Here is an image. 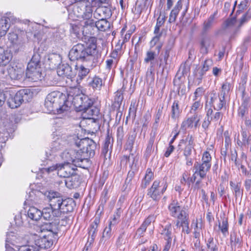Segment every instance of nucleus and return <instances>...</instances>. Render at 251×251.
Wrapping results in <instances>:
<instances>
[{"mask_svg": "<svg viewBox=\"0 0 251 251\" xmlns=\"http://www.w3.org/2000/svg\"><path fill=\"white\" fill-rule=\"evenodd\" d=\"M195 102L193 103L191 106L190 113L192 114L199 113L198 110L200 108H201L202 104L201 103V101L199 100H193Z\"/></svg>", "mask_w": 251, "mask_h": 251, "instance_id": "nucleus-55", "label": "nucleus"}, {"mask_svg": "<svg viewBox=\"0 0 251 251\" xmlns=\"http://www.w3.org/2000/svg\"><path fill=\"white\" fill-rule=\"evenodd\" d=\"M58 176L61 177L67 178L73 175L75 171L74 168L71 164L60 163L58 167Z\"/></svg>", "mask_w": 251, "mask_h": 251, "instance_id": "nucleus-20", "label": "nucleus"}, {"mask_svg": "<svg viewBox=\"0 0 251 251\" xmlns=\"http://www.w3.org/2000/svg\"><path fill=\"white\" fill-rule=\"evenodd\" d=\"M40 59V55L35 52L27 64L25 75L26 78L30 81L37 82L44 78Z\"/></svg>", "mask_w": 251, "mask_h": 251, "instance_id": "nucleus-4", "label": "nucleus"}, {"mask_svg": "<svg viewBox=\"0 0 251 251\" xmlns=\"http://www.w3.org/2000/svg\"><path fill=\"white\" fill-rule=\"evenodd\" d=\"M136 136L137 133L135 130L130 131L127 135V140L125 147L126 150H129L130 152L132 151Z\"/></svg>", "mask_w": 251, "mask_h": 251, "instance_id": "nucleus-32", "label": "nucleus"}, {"mask_svg": "<svg viewBox=\"0 0 251 251\" xmlns=\"http://www.w3.org/2000/svg\"><path fill=\"white\" fill-rule=\"evenodd\" d=\"M248 79V75L246 72H243L241 76V80L240 82V86L239 90H241L242 96H243L244 94H248L246 92V84Z\"/></svg>", "mask_w": 251, "mask_h": 251, "instance_id": "nucleus-44", "label": "nucleus"}, {"mask_svg": "<svg viewBox=\"0 0 251 251\" xmlns=\"http://www.w3.org/2000/svg\"><path fill=\"white\" fill-rule=\"evenodd\" d=\"M241 139L243 143H246L248 145L249 144L251 134L248 131L245 129H242L241 131Z\"/></svg>", "mask_w": 251, "mask_h": 251, "instance_id": "nucleus-57", "label": "nucleus"}, {"mask_svg": "<svg viewBox=\"0 0 251 251\" xmlns=\"http://www.w3.org/2000/svg\"><path fill=\"white\" fill-rule=\"evenodd\" d=\"M84 20L83 22V32H84L85 31L86 34H89L90 35L94 34V33H92L91 30L87 32V30H89L90 29H93L94 27H95V22L94 20L92 19V18H89L88 19H83Z\"/></svg>", "mask_w": 251, "mask_h": 251, "instance_id": "nucleus-38", "label": "nucleus"}, {"mask_svg": "<svg viewBox=\"0 0 251 251\" xmlns=\"http://www.w3.org/2000/svg\"><path fill=\"white\" fill-rule=\"evenodd\" d=\"M64 101V98L61 97V94L59 92L53 91L47 95L45 101V106L48 112H54L58 104Z\"/></svg>", "mask_w": 251, "mask_h": 251, "instance_id": "nucleus-9", "label": "nucleus"}, {"mask_svg": "<svg viewBox=\"0 0 251 251\" xmlns=\"http://www.w3.org/2000/svg\"><path fill=\"white\" fill-rule=\"evenodd\" d=\"M211 43V38L208 36H203L201 38L200 41L201 52L203 54H207L208 52V48L210 47Z\"/></svg>", "mask_w": 251, "mask_h": 251, "instance_id": "nucleus-33", "label": "nucleus"}, {"mask_svg": "<svg viewBox=\"0 0 251 251\" xmlns=\"http://www.w3.org/2000/svg\"><path fill=\"white\" fill-rule=\"evenodd\" d=\"M76 146L79 148V154L86 155V157H92L95 154L97 149V144L93 140L88 138H85L75 142Z\"/></svg>", "mask_w": 251, "mask_h": 251, "instance_id": "nucleus-7", "label": "nucleus"}, {"mask_svg": "<svg viewBox=\"0 0 251 251\" xmlns=\"http://www.w3.org/2000/svg\"><path fill=\"white\" fill-rule=\"evenodd\" d=\"M207 102L211 106V107L217 111L221 110L226 106V98L213 90L211 92L208 97Z\"/></svg>", "mask_w": 251, "mask_h": 251, "instance_id": "nucleus-10", "label": "nucleus"}, {"mask_svg": "<svg viewBox=\"0 0 251 251\" xmlns=\"http://www.w3.org/2000/svg\"><path fill=\"white\" fill-rule=\"evenodd\" d=\"M111 236V226H110V224H109L108 226L106 227L104 229L100 241H102L103 240H104V241L108 240L110 238Z\"/></svg>", "mask_w": 251, "mask_h": 251, "instance_id": "nucleus-56", "label": "nucleus"}, {"mask_svg": "<svg viewBox=\"0 0 251 251\" xmlns=\"http://www.w3.org/2000/svg\"><path fill=\"white\" fill-rule=\"evenodd\" d=\"M113 139L112 137L111 133H110L109 129L107 130V134L105 137L104 144L101 151V154L104 156H106L108 151H110L112 147Z\"/></svg>", "mask_w": 251, "mask_h": 251, "instance_id": "nucleus-25", "label": "nucleus"}, {"mask_svg": "<svg viewBox=\"0 0 251 251\" xmlns=\"http://www.w3.org/2000/svg\"><path fill=\"white\" fill-rule=\"evenodd\" d=\"M155 134H154L153 135H151V137L149 139L144 154V156L146 157V158H149L154 151L153 144L155 140Z\"/></svg>", "mask_w": 251, "mask_h": 251, "instance_id": "nucleus-42", "label": "nucleus"}, {"mask_svg": "<svg viewBox=\"0 0 251 251\" xmlns=\"http://www.w3.org/2000/svg\"><path fill=\"white\" fill-rule=\"evenodd\" d=\"M61 157L64 161L63 163L69 164L73 163L74 164L77 158L79 157V152L78 150L70 149L63 151L61 155Z\"/></svg>", "mask_w": 251, "mask_h": 251, "instance_id": "nucleus-17", "label": "nucleus"}, {"mask_svg": "<svg viewBox=\"0 0 251 251\" xmlns=\"http://www.w3.org/2000/svg\"><path fill=\"white\" fill-rule=\"evenodd\" d=\"M217 15V12L211 15L203 23L202 34L206 33L212 27L215 22V16Z\"/></svg>", "mask_w": 251, "mask_h": 251, "instance_id": "nucleus-30", "label": "nucleus"}, {"mask_svg": "<svg viewBox=\"0 0 251 251\" xmlns=\"http://www.w3.org/2000/svg\"><path fill=\"white\" fill-rule=\"evenodd\" d=\"M251 103V97L249 94H244L242 96L241 103L238 109L237 115L241 119H243L247 117Z\"/></svg>", "mask_w": 251, "mask_h": 251, "instance_id": "nucleus-14", "label": "nucleus"}, {"mask_svg": "<svg viewBox=\"0 0 251 251\" xmlns=\"http://www.w3.org/2000/svg\"><path fill=\"white\" fill-rule=\"evenodd\" d=\"M166 20L165 15H161V14L157 19L156 24L155 25L154 33H162V31H160V27L162 26Z\"/></svg>", "mask_w": 251, "mask_h": 251, "instance_id": "nucleus-46", "label": "nucleus"}, {"mask_svg": "<svg viewBox=\"0 0 251 251\" xmlns=\"http://www.w3.org/2000/svg\"><path fill=\"white\" fill-rule=\"evenodd\" d=\"M212 64V60L211 59H207L204 61L201 70L203 72L206 73L209 69L210 67L211 66Z\"/></svg>", "mask_w": 251, "mask_h": 251, "instance_id": "nucleus-59", "label": "nucleus"}, {"mask_svg": "<svg viewBox=\"0 0 251 251\" xmlns=\"http://www.w3.org/2000/svg\"><path fill=\"white\" fill-rule=\"evenodd\" d=\"M8 75L12 80H19L22 78L24 73V66L19 63H10L7 68Z\"/></svg>", "mask_w": 251, "mask_h": 251, "instance_id": "nucleus-11", "label": "nucleus"}, {"mask_svg": "<svg viewBox=\"0 0 251 251\" xmlns=\"http://www.w3.org/2000/svg\"><path fill=\"white\" fill-rule=\"evenodd\" d=\"M75 67L77 75L76 81H80L88 75L90 72V69L85 68L83 65L79 66H75Z\"/></svg>", "mask_w": 251, "mask_h": 251, "instance_id": "nucleus-37", "label": "nucleus"}, {"mask_svg": "<svg viewBox=\"0 0 251 251\" xmlns=\"http://www.w3.org/2000/svg\"><path fill=\"white\" fill-rule=\"evenodd\" d=\"M236 23V17H232L231 18H228L225 22L224 23L223 25V28L224 29H226L227 28L232 27L234 25L235 23Z\"/></svg>", "mask_w": 251, "mask_h": 251, "instance_id": "nucleus-51", "label": "nucleus"}, {"mask_svg": "<svg viewBox=\"0 0 251 251\" xmlns=\"http://www.w3.org/2000/svg\"><path fill=\"white\" fill-rule=\"evenodd\" d=\"M231 87V83L228 82L227 80H226L223 82L222 87L220 89V92L218 94L226 98L228 95L230 90Z\"/></svg>", "mask_w": 251, "mask_h": 251, "instance_id": "nucleus-43", "label": "nucleus"}, {"mask_svg": "<svg viewBox=\"0 0 251 251\" xmlns=\"http://www.w3.org/2000/svg\"><path fill=\"white\" fill-rule=\"evenodd\" d=\"M182 6V0H178L170 13L169 19V23H174L176 21V17L181 9Z\"/></svg>", "mask_w": 251, "mask_h": 251, "instance_id": "nucleus-34", "label": "nucleus"}, {"mask_svg": "<svg viewBox=\"0 0 251 251\" xmlns=\"http://www.w3.org/2000/svg\"><path fill=\"white\" fill-rule=\"evenodd\" d=\"M121 209H117L116 212L113 215L112 220L109 222L110 226H114L118 223L119 220L121 216Z\"/></svg>", "mask_w": 251, "mask_h": 251, "instance_id": "nucleus-58", "label": "nucleus"}, {"mask_svg": "<svg viewBox=\"0 0 251 251\" xmlns=\"http://www.w3.org/2000/svg\"><path fill=\"white\" fill-rule=\"evenodd\" d=\"M124 99L123 94L121 91L116 93L113 105L115 107L120 108Z\"/></svg>", "mask_w": 251, "mask_h": 251, "instance_id": "nucleus-48", "label": "nucleus"}, {"mask_svg": "<svg viewBox=\"0 0 251 251\" xmlns=\"http://www.w3.org/2000/svg\"><path fill=\"white\" fill-rule=\"evenodd\" d=\"M98 54L96 41H92L87 46L82 44L74 45L69 51V57L71 61H87L92 60Z\"/></svg>", "mask_w": 251, "mask_h": 251, "instance_id": "nucleus-3", "label": "nucleus"}, {"mask_svg": "<svg viewBox=\"0 0 251 251\" xmlns=\"http://www.w3.org/2000/svg\"><path fill=\"white\" fill-rule=\"evenodd\" d=\"M89 162V161L87 158V157H86V155H82L79 154V157L77 158L74 165L75 167L86 169L88 167Z\"/></svg>", "mask_w": 251, "mask_h": 251, "instance_id": "nucleus-39", "label": "nucleus"}, {"mask_svg": "<svg viewBox=\"0 0 251 251\" xmlns=\"http://www.w3.org/2000/svg\"><path fill=\"white\" fill-rule=\"evenodd\" d=\"M12 58V54L10 51L0 47V66L8 65Z\"/></svg>", "mask_w": 251, "mask_h": 251, "instance_id": "nucleus-28", "label": "nucleus"}, {"mask_svg": "<svg viewBox=\"0 0 251 251\" xmlns=\"http://www.w3.org/2000/svg\"><path fill=\"white\" fill-rule=\"evenodd\" d=\"M182 145L184 146L182 149L183 155L185 157L190 156L195 146L194 139L193 136L188 135L185 139L180 140L178 146L180 147Z\"/></svg>", "mask_w": 251, "mask_h": 251, "instance_id": "nucleus-15", "label": "nucleus"}, {"mask_svg": "<svg viewBox=\"0 0 251 251\" xmlns=\"http://www.w3.org/2000/svg\"><path fill=\"white\" fill-rule=\"evenodd\" d=\"M201 115L199 113H194L191 117L183 121L181 124V128L196 129L200 126Z\"/></svg>", "mask_w": 251, "mask_h": 251, "instance_id": "nucleus-16", "label": "nucleus"}, {"mask_svg": "<svg viewBox=\"0 0 251 251\" xmlns=\"http://www.w3.org/2000/svg\"><path fill=\"white\" fill-rule=\"evenodd\" d=\"M205 74V72H203L201 69L200 71H197L195 74V77L196 81L197 82L198 85H199L201 82V80L203 75Z\"/></svg>", "mask_w": 251, "mask_h": 251, "instance_id": "nucleus-63", "label": "nucleus"}, {"mask_svg": "<svg viewBox=\"0 0 251 251\" xmlns=\"http://www.w3.org/2000/svg\"><path fill=\"white\" fill-rule=\"evenodd\" d=\"M211 156L209 152L205 151L203 152L201 158V163L206 165L208 166H211Z\"/></svg>", "mask_w": 251, "mask_h": 251, "instance_id": "nucleus-50", "label": "nucleus"}, {"mask_svg": "<svg viewBox=\"0 0 251 251\" xmlns=\"http://www.w3.org/2000/svg\"><path fill=\"white\" fill-rule=\"evenodd\" d=\"M95 27L100 31H105L110 29V24L105 18H101L95 22Z\"/></svg>", "mask_w": 251, "mask_h": 251, "instance_id": "nucleus-36", "label": "nucleus"}, {"mask_svg": "<svg viewBox=\"0 0 251 251\" xmlns=\"http://www.w3.org/2000/svg\"><path fill=\"white\" fill-rule=\"evenodd\" d=\"M205 92L204 89L202 87H200L196 89L194 93L193 100H201V97Z\"/></svg>", "mask_w": 251, "mask_h": 251, "instance_id": "nucleus-53", "label": "nucleus"}, {"mask_svg": "<svg viewBox=\"0 0 251 251\" xmlns=\"http://www.w3.org/2000/svg\"><path fill=\"white\" fill-rule=\"evenodd\" d=\"M206 247L210 251H219V244L215 243L214 238L212 237H210L206 241Z\"/></svg>", "mask_w": 251, "mask_h": 251, "instance_id": "nucleus-47", "label": "nucleus"}, {"mask_svg": "<svg viewBox=\"0 0 251 251\" xmlns=\"http://www.w3.org/2000/svg\"><path fill=\"white\" fill-rule=\"evenodd\" d=\"M57 73L59 76L71 79L75 75L71 67L68 64H62L57 68Z\"/></svg>", "mask_w": 251, "mask_h": 251, "instance_id": "nucleus-19", "label": "nucleus"}, {"mask_svg": "<svg viewBox=\"0 0 251 251\" xmlns=\"http://www.w3.org/2000/svg\"><path fill=\"white\" fill-rule=\"evenodd\" d=\"M168 209L171 216L181 219L183 218L189 216L184 207L182 208L178 201L173 200L168 206Z\"/></svg>", "mask_w": 251, "mask_h": 251, "instance_id": "nucleus-12", "label": "nucleus"}, {"mask_svg": "<svg viewBox=\"0 0 251 251\" xmlns=\"http://www.w3.org/2000/svg\"><path fill=\"white\" fill-rule=\"evenodd\" d=\"M21 241L22 238L19 236L14 233L10 232L6 235L5 243H8L9 245L11 246L19 247L22 244Z\"/></svg>", "mask_w": 251, "mask_h": 251, "instance_id": "nucleus-26", "label": "nucleus"}, {"mask_svg": "<svg viewBox=\"0 0 251 251\" xmlns=\"http://www.w3.org/2000/svg\"><path fill=\"white\" fill-rule=\"evenodd\" d=\"M6 93L9 94L6 98V101L8 106L12 109L19 107L23 102L28 101L31 96L29 89H21L16 94L11 90H7Z\"/></svg>", "mask_w": 251, "mask_h": 251, "instance_id": "nucleus-6", "label": "nucleus"}, {"mask_svg": "<svg viewBox=\"0 0 251 251\" xmlns=\"http://www.w3.org/2000/svg\"><path fill=\"white\" fill-rule=\"evenodd\" d=\"M206 116L213 123H217L219 120H221L223 117V114L217 111L214 112L212 107H210L206 110Z\"/></svg>", "mask_w": 251, "mask_h": 251, "instance_id": "nucleus-31", "label": "nucleus"}, {"mask_svg": "<svg viewBox=\"0 0 251 251\" xmlns=\"http://www.w3.org/2000/svg\"><path fill=\"white\" fill-rule=\"evenodd\" d=\"M39 230L38 232L39 234H35L34 236V243L37 251L50 249L58 238L59 230L58 224L46 223L42 225Z\"/></svg>", "mask_w": 251, "mask_h": 251, "instance_id": "nucleus-2", "label": "nucleus"}, {"mask_svg": "<svg viewBox=\"0 0 251 251\" xmlns=\"http://www.w3.org/2000/svg\"><path fill=\"white\" fill-rule=\"evenodd\" d=\"M222 223L219 221L218 226L221 232L224 236H226L228 234V218L224 215L223 217H221Z\"/></svg>", "mask_w": 251, "mask_h": 251, "instance_id": "nucleus-35", "label": "nucleus"}, {"mask_svg": "<svg viewBox=\"0 0 251 251\" xmlns=\"http://www.w3.org/2000/svg\"><path fill=\"white\" fill-rule=\"evenodd\" d=\"M230 186L236 199L242 197L243 190L241 189V184L240 183H235L230 181Z\"/></svg>", "mask_w": 251, "mask_h": 251, "instance_id": "nucleus-41", "label": "nucleus"}, {"mask_svg": "<svg viewBox=\"0 0 251 251\" xmlns=\"http://www.w3.org/2000/svg\"><path fill=\"white\" fill-rule=\"evenodd\" d=\"M18 38V35L16 33L14 32L9 33L8 39L10 41L12 44L14 45L17 44Z\"/></svg>", "mask_w": 251, "mask_h": 251, "instance_id": "nucleus-64", "label": "nucleus"}, {"mask_svg": "<svg viewBox=\"0 0 251 251\" xmlns=\"http://www.w3.org/2000/svg\"><path fill=\"white\" fill-rule=\"evenodd\" d=\"M87 84L93 90H100L103 82L101 78L95 75L92 77H89L87 79Z\"/></svg>", "mask_w": 251, "mask_h": 251, "instance_id": "nucleus-24", "label": "nucleus"}, {"mask_svg": "<svg viewBox=\"0 0 251 251\" xmlns=\"http://www.w3.org/2000/svg\"><path fill=\"white\" fill-rule=\"evenodd\" d=\"M93 11V6L91 3L86 5L79 4L78 6L73 7L74 14L79 19L92 18Z\"/></svg>", "mask_w": 251, "mask_h": 251, "instance_id": "nucleus-13", "label": "nucleus"}, {"mask_svg": "<svg viewBox=\"0 0 251 251\" xmlns=\"http://www.w3.org/2000/svg\"><path fill=\"white\" fill-rule=\"evenodd\" d=\"M163 106H160L157 110V113L155 115V123L153 124V127L156 129L157 127V124L162 116L163 112Z\"/></svg>", "mask_w": 251, "mask_h": 251, "instance_id": "nucleus-60", "label": "nucleus"}, {"mask_svg": "<svg viewBox=\"0 0 251 251\" xmlns=\"http://www.w3.org/2000/svg\"><path fill=\"white\" fill-rule=\"evenodd\" d=\"M69 96L72 97V102L78 111H83L94 104V99L82 94L77 88L72 89Z\"/></svg>", "mask_w": 251, "mask_h": 251, "instance_id": "nucleus-5", "label": "nucleus"}, {"mask_svg": "<svg viewBox=\"0 0 251 251\" xmlns=\"http://www.w3.org/2000/svg\"><path fill=\"white\" fill-rule=\"evenodd\" d=\"M18 251H38L35 246L21 245L18 247Z\"/></svg>", "mask_w": 251, "mask_h": 251, "instance_id": "nucleus-61", "label": "nucleus"}, {"mask_svg": "<svg viewBox=\"0 0 251 251\" xmlns=\"http://www.w3.org/2000/svg\"><path fill=\"white\" fill-rule=\"evenodd\" d=\"M210 166L197 161L194 164L193 170H195V173H198V176L202 179L205 177L206 174L210 170Z\"/></svg>", "mask_w": 251, "mask_h": 251, "instance_id": "nucleus-23", "label": "nucleus"}, {"mask_svg": "<svg viewBox=\"0 0 251 251\" xmlns=\"http://www.w3.org/2000/svg\"><path fill=\"white\" fill-rule=\"evenodd\" d=\"M10 25L8 24V20L6 19H1L0 20V36L5 35L9 28Z\"/></svg>", "mask_w": 251, "mask_h": 251, "instance_id": "nucleus-45", "label": "nucleus"}, {"mask_svg": "<svg viewBox=\"0 0 251 251\" xmlns=\"http://www.w3.org/2000/svg\"><path fill=\"white\" fill-rule=\"evenodd\" d=\"M108 189L106 188H104L103 191L102 192L101 198H100V201L101 204H104L106 203L107 200L109 199V197L108 196Z\"/></svg>", "mask_w": 251, "mask_h": 251, "instance_id": "nucleus-62", "label": "nucleus"}, {"mask_svg": "<svg viewBox=\"0 0 251 251\" xmlns=\"http://www.w3.org/2000/svg\"><path fill=\"white\" fill-rule=\"evenodd\" d=\"M157 54L155 51L150 50H148L146 53V55L144 58V62L146 63H149L150 61H153L155 56H157Z\"/></svg>", "mask_w": 251, "mask_h": 251, "instance_id": "nucleus-52", "label": "nucleus"}, {"mask_svg": "<svg viewBox=\"0 0 251 251\" xmlns=\"http://www.w3.org/2000/svg\"><path fill=\"white\" fill-rule=\"evenodd\" d=\"M99 113V108L93 104L82 112V116L84 119H96L95 117H97Z\"/></svg>", "mask_w": 251, "mask_h": 251, "instance_id": "nucleus-27", "label": "nucleus"}, {"mask_svg": "<svg viewBox=\"0 0 251 251\" xmlns=\"http://www.w3.org/2000/svg\"><path fill=\"white\" fill-rule=\"evenodd\" d=\"M66 186L69 189H74L78 187L81 183L80 176L74 173L68 176L65 180Z\"/></svg>", "mask_w": 251, "mask_h": 251, "instance_id": "nucleus-22", "label": "nucleus"}, {"mask_svg": "<svg viewBox=\"0 0 251 251\" xmlns=\"http://www.w3.org/2000/svg\"><path fill=\"white\" fill-rule=\"evenodd\" d=\"M50 207L44 208L46 218L59 217L62 213L71 212L74 210V201L72 199H64L61 194L57 192L50 191L47 194Z\"/></svg>", "mask_w": 251, "mask_h": 251, "instance_id": "nucleus-1", "label": "nucleus"}, {"mask_svg": "<svg viewBox=\"0 0 251 251\" xmlns=\"http://www.w3.org/2000/svg\"><path fill=\"white\" fill-rule=\"evenodd\" d=\"M168 184L166 182L155 180L152 186L148 190L147 196L155 201H158L166 190Z\"/></svg>", "mask_w": 251, "mask_h": 251, "instance_id": "nucleus-8", "label": "nucleus"}, {"mask_svg": "<svg viewBox=\"0 0 251 251\" xmlns=\"http://www.w3.org/2000/svg\"><path fill=\"white\" fill-rule=\"evenodd\" d=\"M230 241L232 250L235 251L236 248H241L242 246V238L235 232L231 234Z\"/></svg>", "mask_w": 251, "mask_h": 251, "instance_id": "nucleus-29", "label": "nucleus"}, {"mask_svg": "<svg viewBox=\"0 0 251 251\" xmlns=\"http://www.w3.org/2000/svg\"><path fill=\"white\" fill-rule=\"evenodd\" d=\"M180 112L181 110L179 106V101L175 100L171 107V116L172 119L176 121L178 118Z\"/></svg>", "mask_w": 251, "mask_h": 251, "instance_id": "nucleus-40", "label": "nucleus"}, {"mask_svg": "<svg viewBox=\"0 0 251 251\" xmlns=\"http://www.w3.org/2000/svg\"><path fill=\"white\" fill-rule=\"evenodd\" d=\"M44 208L41 211L37 208L32 206L30 207L27 211V216L31 220L38 221L42 216L44 219L47 220H51V218H46L44 214Z\"/></svg>", "mask_w": 251, "mask_h": 251, "instance_id": "nucleus-21", "label": "nucleus"}, {"mask_svg": "<svg viewBox=\"0 0 251 251\" xmlns=\"http://www.w3.org/2000/svg\"><path fill=\"white\" fill-rule=\"evenodd\" d=\"M189 216L181 219V226L182 228V232L185 233L187 234H189L191 232V230L189 228Z\"/></svg>", "mask_w": 251, "mask_h": 251, "instance_id": "nucleus-49", "label": "nucleus"}, {"mask_svg": "<svg viewBox=\"0 0 251 251\" xmlns=\"http://www.w3.org/2000/svg\"><path fill=\"white\" fill-rule=\"evenodd\" d=\"M67 101L64 99V101L62 103L58 104V107L55 108V111L58 114H61L64 113L65 111H67L69 110V108L67 104Z\"/></svg>", "mask_w": 251, "mask_h": 251, "instance_id": "nucleus-54", "label": "nucleus"}, {"mask_svg": "<svg viewBox=\"0 0 251 251\" xmlns=\"http://www.w3.org/2000/svg\"><path fill=\"white\" fill-rule=\"evenodd\" d=\"M159 233L166 241V243L172 244L173 236L171 224L167 223L165 225H161L159 227Z\"/></svg>", "mask_w": 251, "mask_h": 251, "instance_id": "nucleus-18", "label": "nucleus"}]
</instances>
